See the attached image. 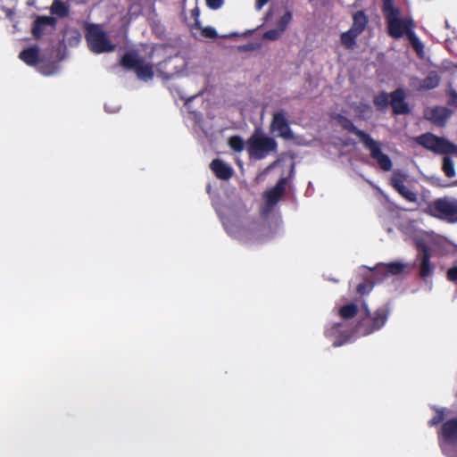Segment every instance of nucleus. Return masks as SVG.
Instances as JSON below:
<instances>
[{"mask_svg":"<svg viewBox=\"0 0 457 457\" xmlns=\"http://www.w3.org/2000/svg\"><path fill=\"white\" fill-rule=\"evenodd\" d=\"M406 37H408V39H409L412 48L415 50V52L418 54H420L423 52L424 46H423V44L419 39V37L416 36L414 30L408 33V35Z\"/></svg>","mask_w":457,"mask_h":457,"instance_id":"nucleus-29","label":"nucleus"},{"mask_svg":"<svg viewBox=\"0 0 457 457\" xmlns=\"http://www.w3.org/2000/svg\"><path fill=\"white\" fill-rule=\"evenodd\" d=\"M287 184V179L280 178L273 187L264 193V200L270 209L273 208L285 195Z\"/></svg>","mask_w":457,"mask_h":457,"instance_id":"nucleus-14","label":"nucleus"},{"mask_svg":"<svg viewBox=\"0 0 457 457\" xmlns=\"http://www.w3.org/2000/svg\"><path fill=\"white\" fill-rule=\"evenodd\" d=\"M446 278L449 281L457 283V266L451 267L447 270Z\"/></svg>","mask_w":457,"mask_h":457,"instance_id":"nucleus-36","label":"nucleus"},{"mask_svg":"<svg viewBox=\"0 0 457 457\" xmlns=\"http://www.w3.org/2000/svg\"><path fill=\"white\" fill-rule=\"evenodd\" d=\"M358 312V306L353 303L343 305L338 310V314L343 320H349L356 316Z\"/></svg>","mask_w":457,"mask_h":457,"instance_id":"nucleus-25","label":"nucleus"},{"mask_svg":"<svg viewBox=\"0 0 457 457\" xmlns=\"http://www.w3.org/2000/svg\"><path fill=\"white\" fill-rule=\"evenodd\" d=\"M416 140L419 145L436 154H457L456 145L444 137L435 136L432 133L422 134L418 137Z\"/></svg>","mask_w":457,"mask_h":457,"instance_id":"nucleus-8","label":"nucleus"},{"mask_svg":"<svg viewBox=\"0 0 457 457\" xmlns=\"http://www.w3.org/2000/svg\"><path fill=\"white\" fill-rule=\"evenodd\" d=\"M447 98L448 105L457 108V92L454 89L451 88L447 92Z\"/></svg>","mask_w":457,"mask_h":457,"instance_id":"nucleus-35","label":"nucleus"},{"mask_svg":"<svg viewBox=\"0 0 457 457\" xmlns=\"http://www.w3.org/2000/svg\"><path fill=\"white\" fill-rule=\"evenodd\" d=\"M360 34L349 29L347 31L343 32L340 36L341 44L346 49H353L356 45V38Z\"/></svg>","mask_w":457,"mask_h":457,"instance_id":"nucleus-21","label":"nucleus"},{"mask_svg":"<svg viewBox=\"0 0 457 457\" xmlns=\"http://www.w3.org/2000/svg\"><path fill=\"white\" fill-rule=\"evenodd\" d=\"M450 117V112L445 107H435L430 112L429 120L435 124L442 126Z\"/></svg>","mask_w":457,"mask_h":457,"instance_id":"nucleus-20","label":"nucleus"},{"mask_svg":"<svg viewBox=\"0 0 457 457\" xmlns=\"http://www.w3.org/2000/svg\"><path fill=\"white\" fill-rule=\"evenodd\" d=\"M120 65L127 70H133L137 78L144 81L151 80L154 76L153 65L138 57L136 52L123 54L120 59Z\"/></svg>","mask_w":457,"mask_h":457,"instance_id":"nucleus-7","label":"nucleus"},{"mask_svg":"<svg viewBox=\"0 0 457 457\" xmlns=\"http://www.w3.org/2000/svg\"><path fill=\"white\" fill-rule=\"evenodd\" d=\"M282 34L283 32L281 31V29L276 28L265 31L263 34V38L273 41L278 39L282 36Z\"/></svg>","mask_w":457,"mask_h":457,"instance_id":"nucleus-33","label":"nucleus"},{"mask_svg":"<svg viewBox=\"0 0 457 457\" xmlns=\"http://www.w3.org/2000/svg\"><path fill=\"white\" fill-rule=\"evenodd\" d=\"M425 212L448 223H457V199L449 196L436 198L428 204Z\"/></svg>","mask_w":457,"mask_h":457,"instance_id":"nucleus-4","label":"nucleus"},{"mask_svg":"<svg viewBox=\"0 0 457 457\" xmlns=\"http://www.w3.org/2000/svg\"><path fill=\"white\" fill-rule=\"evenodd\" d=\"M445 420V412L441 409H436V415L428 421L430 427L436 426L442 423Z\"/></svg>","mask_w":457,"mask_h":457,"instance_id":"nucleus-34","label":"nucleus"},{"mask_svg":"<svg viewBox=\"0 0 457 457\" xmlns=\"http://www.w3.org/2000/svg\"><path fill=\"white\" fill-rule=\"evenodd\" d=\"M85 37L89 49L95 54L108 53L115 49V46L97 24H91L87 28Z\"/></svg>","mask_w":457,"mask_h":457,"instance_id":"nucleus-5","label":"nucleus"},{"mask_svg":"<svg viewBox=\"0 0 457 457\" xmlns=\"http://www.w3.org/2000/svg\"><path fill=\"white\" fill-rule=\"evenodd\" d=\"M418 255L420 261V277L426 280L427 278L432 276L435 267L430 262L431 253L429 247L423 242L417 243Z\"/></svg>","mask_w":457,"mask_h":457,"instance_id":"nucleus-12","label":"nucleus"},{"mask_svg":"<svg viewBox=\"0 0 457 457\" xmlns=\"http://www.w3.org/2000/svg\"><path fill=\"white\" fill-rule=\"evenodd\" d=\"M362 309L365 317L356 325V332L362 336H368L383 328L390 313V309L386 305L378 308L373 313L370 312L366 303L362 304Z\"/></svg>","mask_w":457,"mask_h":457,"instance_id":"nucleus-3","label":"nucleus"},{"mask_svg":"<svg viewBox=\"0 0 457 457\" xmlns=\"http://www.w3.org/2000/svg\"><path fill=\"white\" fill-rule=\"evenodd\" d=\"M223 3V0H206V5L212 10H217L220 8Z\"/></svg>","mask_w":457,"mask_h":457,"instance_id":"nucleus-37","label":"nucleus"},{"mask_svg":"<svg viewBox=\"0 0 457 457\" xmlns=\"http://www.w3.org/2000/svg\"><path fill=\"white\" fill-rule=\"evenodd\" d=\"M270 0H255V8L260 11Z\"/></svg>","mask_w":457,"mask_h":457,"instance_id":"nucleus-38","label":"nucleus"},{"mask_svg":"<svg viewBox=\"0 0 457 457\" xmlns=\"http://www.w3.org/2000/svg\"><path fill=\"white\" fill-rule=\"evenodd\" d=\"M228 145L235 152H242L245 147V142L239 136H232L228 138Z\"/></svg>","mask_w":457,"mask_h":457,"instance_id":"nucleus-30","label":"nucleus"},{"mask_svg":"<svg viewBox=\"0 0 457 457\" xmlns=\"http://www.w3.org/2000/svg\"><path fill=\"white\" fill-rule=\"evenodd\" d=\"M405 265L400 262H392L386 264H379L375 269L376 273L381 274L382 277L388 275H399L403 272Z\"/></svg>","mask_w":457,"mask_h":457,"instance_id":"nucleus-17","label":"nucleus"},{"mask_svg":"<svg viewBox=\"0 0 457 457\" xmlns=\"http://www.w3.org/2000/svg\"><path fill=\"white\" fill-rule=\"evenodd\" d=\"M57 18L54 16H37L31 26V35L35 40L53 34L57 27Z\"/></svg>","mask_w":457,"mask_h":457,"instance_id":"nucleus-10","label":"nucleus"},{"mask_svg":"<svg viewBox=\"0 0 457 457\" xmlns=\"http://www.w3.org/2000/svg\"><path fill=\"white\" fill-rule=\"evenodd\" d=\"M194 27L195 29H201V35L205 38H216L218 34L216 30L212 27L202 28L201 23L198 20H195Z\"/></svg>","mask_w":457,"mask_h":457,"instance_id":"nucleus-28","label":"nucleus"},{"mask_svg":"<svg viewBox=\"0 0 457 457\" xmlns=\"http://www.w3.org/2000/svg\"><path fill=\"white\" fill-rule=\"evenodd\" d=\"M270 131V133L276 134L277 137L286 140H291L294 138V133L290 128L287 113L283 110L275 112L272 114Z\"/></svg>","mask_w":457,"mask_h":457,"instance_id":"nucleus-9","label":"nucleus"},{"mask_svg":"<svg viewBox=\"0 0 457 457\" xmlns=\"http://www.w3.org/2000/svg\"><path fill=\"white\" fill-rule=\"evenodd\" d=\"M406 95L403 88L399 87L390 93V106L395 115L408 114L411 112L409 104L405 101Z\"/></svg>","mask_w":457,"mask_h":457,"instance_id":"nucleus-13","label":"nucleus"},{"mask_svg":"<svg viewBox=\"0 0 457 457\" xmlns=\"http://www.w3.org/2000/svg\"><path fill=\"white\" fill-rule=\"evenodd\" d=\"M407 178L408 176L405 172L401 170H395L390 178V186L407 201L416 203L418 201L417 194L404 186Z\"/></svg>","mask_w":457,"mask_h":457,"instance_id":"nucleus-11","label":"nucleus"},{"mask_svg":"<svg viewBox=\"0 0 457 457\" xmlns=\"http://www.w3.org/2000/svg\"><path fill=\"white\" fill-rule=\"evenodd\" d=\"M440 77L436 71H430L420 82V88L424 90L434 89L438 87Z\"/></svg>","mask_w":457,"mask_h":457,"instance_id":"nucleus-22","label":"nucleus"},{"mask_svg":"<svg viewBox=\"0 0 457 457\" xmlns=\"http://www.w3.org/2000/svg\"><path fill=\"white\" fill-rule=\"evenodd\" d=\"M442 170L447 178H453L455 176L454 162L449 156H444Z\"/></svg>","mask_w":457,"mask_h":457,"instance_id":"nucleus-27","label":"nucleus"},{"mask_svg":"<svg viewBox=\"0 0 457 457\" xmlns=\"http://www.w3.org/2000/svg\"><path fill=\"white\" fill-rule=\"evenodd\" d=\"M441 436L447 443L453 444L457 442V418L450 419L445 421L441 428Z\"/></svg>","mask_w":457,"mask_h":457,"instance_id":"nucleus-16","label":"nucleus"},{"mask_svg":"<svg viewBox=\"0 0 457 457\" xmlns=\"http://www.w3.org/2000/svg\"><path fill=\"white\" fill-rule=\"evenodd\" d=\"M369 24V17L363 10L353 13V23L351 29L358 34H361Z\"/></svg>","mask_w":457,"mask_h":457,"instance_id":"nucleus-19","label":"nucleus"},{"mask_svg":"<svg viewBox=\"0 0 457 457\" xmlns=\"http://www.w3.org/2000/svg\"><path fill=\"white\" fill-rule=\"evenodd\" d=\"M19 58L29 66H36L40 62L39 49L36 46L25 48L19 54Z\"/></svg>","mask_w":457,"mask_h":457,"instance_id":"nucleus-18","label":"nucleus"},{"mask_svg":"<svg viewBox=\"0 0 457 457\" xmlns=\"http://www.w3.org/2000/svg\"><path fill=\"white\" fill-rule=\"evenodd\" d=\"M292 12L290 11H287L278 21L277 28L281 29L284 33L292 20Z\"/></svg>","mask_w":457,"mask_h":457,"instance_id":"nucleus-31","label":"nucleus"},{"mask_svg":"<svg viewBox=\"0 0 457 457\" xmlns=\"http://www.w3.org/2000/svg\"><path fill=\"white\" fill-rule=\"evenodd\" d=\"M340 326H341V324H340V323H337V324L336 325V327H337V328H338V327H340Z\"/></svg>","mask_w":457,"mask_h":457,"instance_id":"nucleus-41","label":"nucleus"},{"mask_svg":"<svg viewBox=\"0 0 457 457\" xmlns=\"http://www.w3.org/2000/svg\"><path fill=\"white\" fill-rule=\"evenodd\" d=\"M382 12L387 25V34L395 39L403 37L414 29L411 18H400V9L394 5L393 0H383Z\"/></svg>","mask_w":457,"mask_h":457,"instance_id":"nucleus-2","label":"nucleus"},{"mask_svg":"<svg viewBox=\"0 0 457 457\" xmlns=\"http://www.w3.org/2000/svg\"><path fill=\"white\" fill-rule=\"evenodd\" d=\"M373 282L371 281H369V280H365L361 283H360L357 287H356V292L357 294H359L360 295H368L370 294V292L372 290L373 288Z\"/></svg>","mask_w":457,"mask_h":457,"instance_id":"nucleus-32","label":"nucleus"},{"mask_svg":"<svg viewBox=\"0 0 457 457\" xmlns=\"http://www.w3.org/2000/svg\"><path fill=\"white\" fill-rule=\"evenodd\" d=\"M353 109L358 113L361 119L370 118L372 114V107L370 104L360 102L359 104L353 106Z\"/></svg>","mask_w":457,"mask_h":457,"instance_id":"nucleus-26","label":"nucleus"},{"mask_svg":"<svg viewBox=\"0 0 457 457\" xmlns=\"http://www.w3.org/2000/svg\"><path fill=\"white\" fill-rule=\"evenodd\" d=\"M192 16H194L195 20H198L197 17L199 16V10L197 7L192 10Z\"/></svg>","mask_w":457,"mask_h":457,"instance_id":"nucleus-39","label":"nucleus"},{"mask_svg":"<svg viewBox=\"0 0 457 457\" xmlns=\"http://www.w3.org/2000/svg\"><path fill=\"white\" fill-rule=\"evenodd\" d=\"M244 48H245V50H253V49H254L255 47H254L253 46H244Z\"/></svg>","mask_w":457,"mask_h":457,"instance_id":"nucleus-40","label":"nucleus"},{"mask_svg":"<svg viewBox=\"0 0 457 457\" xmlns=\"http://www.w3.org/2000/svg\"><path fill=\"white\" fill-rule=\"evenodd\" d=\"M335 119L343 129L356 135L360 138L365 148L370 151V157L377 161L383 170L389 171L392 170L393 162L388 155L383 154L378 142L375 141L365 131L359 129L347 117L337 114Z\"/></svg>","mask_w":457,"mask_h":457,"instance_id":"nucleus-1","label":"nucleus"},{"mask_svg":"<svg viewBox=\"0 0 457 457\" xmlns=\"http://www.w3.org/2000/svg\"><path fill=\"white\" fill-rule=\"evenodd\" d=\"M210 169L216 178L222 180H228L234 173L232 167L219 158L212 161Z\"/></svg>","mask_w":457,"mask_h":457,"instance_id":"nucleus-15","label":"nucleus"},{"mask_svg":"<svg viewBox=\"0 0 457 457\" xmlns=\"http://www.w3.org/2000/svg\"><path fill=\"white\" fill-rule=\"evenodd\" d=\"M277 148L278 143L273 137L256 132L247 140L248 154L257 160L265 158L271 152H276Z\"/></svg>","mask_w":457,"mask_h":457,"instance_id":"nucleus-6","label":"nucleus"},{"mask_svg":"<svg viewBox=\"0 0 457 457\" xmlns=\"http://www.w3.org/2000/svg\"><path fill=\"white\" fill-rule=\"evenodd\" d=\"M50 12L60 18H64L69 15L70 8L69 5L62 0H54L52 5L50 6Z\"/></svg>","mask_w":457,"mask_h":457,"instance_id":"nucleus-23","label":"nucleus"},{"mask_svg":"<svg viewBox=\"0 0 457 457\" xmlns=\"http://www.w3.org/2000/svg\"><path fill=\"white\" fill-rule=\"evenodd\" d=\"M373 104L378 111H385L390 105V94L385 91L380 92L374 96Z\"/></svg>","mask_w":457,"mask_h":457,"instance_id":"nucleus-24","label":"nucleus"}]
</instances>
